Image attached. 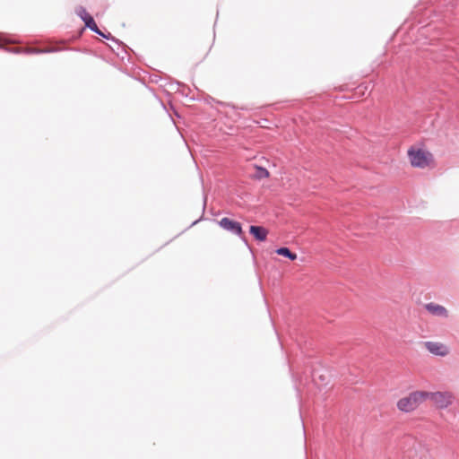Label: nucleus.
Listing matches in <instances>:
<instances>
[{
  "label": "nucleus",
  "mask_w": 459,
  "mask_h": 459,
  "mask_svg": "<svg viewBox=\"0 0 459 459\" xmlns=\"http://www.w3.org/2000/svg\"><path fill=\"white\" fill-rule=\"evenodd\" d=\"M52 51H56V50L55 49H47L44 52H52Z\"/></svg>",
  "instance_id": "obj_15"
},
{
  "label": "nucleus",
  "mask_w": 459,
  "mask_h": 459,
  "mask_svg": "<svg viewBox=\"0 0 459 459\" xmlns=\"http://www.w3.org/2000/svg\"><path fill=\"white\" fill-rule=\"evenodd\" d=\"M408 155L411 160V164L413 167L425 168L426 166L429 165V153L420 149L415 150L413 148H411L408 151Z\"/></svg>",
  "instance_id": "obj_3"
},
{
  "label": "nucleus",
  "mask_w": 459,
  "mask_h": 459,
  "mask_svg": "<svg viewBox=\"0 0 459 459\" xmlns=\"http://www.w3.org/2000/svg\"><path fill=\"white\" fill-rule=\"evenodd\" d=\"M177 83H178V85L179 87H182V88H183V89L181 90L182 94H184L185 96H187V95H188V93L185 91V90L186 89V87L184 84H182V83H180V82H178ZM187 90H189V89L187 88Z\"/></svg>",
  "instance_id": "obj_12"
},
{
  "label": "nucleus",
  "mask_w": 459,
  "mask_h": 459,
  "mask_svg": "<svg viewBox=\"0 0 459 459\" xmlns=\"http://www.w3.org/2000/svg\"><path fill=\"white\" fill-rule=\"evenodd\" d=\"M249 233L258 241H264L266 239L268 231L263 226L251 225Z\"/></svg>",
  "instance_id": "obj_8"
},
{
  "label": "nucleus",
  "mask_w": 459,
  "mask_h": 459,
  "mask_svg": "<svg viewBox=\"0 0 459 459\" xmlns=\"http://www.w3.org/2000/svg\"><path fill=\"white\" fill-rule=\"evenodd\" d=\"M425 400L429 399L438 409H446L453 403L454 395L449 391L427 392L424 391Z\"/></svg>",
  "instance_id": "obj_2"
},
{
  "label": "nucleus",
  "mask_w": 459,
  "mask_h": 459,
  "mask_svg": "<svg viewBox=\"0 0 459 459\" xmlns=\"http://www.w3.org/2000/svg\"><path fill=\"white\" fill-rule=\"evenodd\" d=\"M220 227H221L223 230L237 235L241 236L242 235V226L238 221L230 220V218L224 217L222 218L219 222Z\"/></svg>",
  "instance_id": "obj_4"
},
{
  "label": "nucleus",
  "mask_w": 459,
  "mask_h": 459,
  "mask_svg": "<svg viewBox=\"0 0 459 459\" xmlns=\"http://www.w3.org/2000/svg\"><path fill=\"white\" fill-rule=\"evenodd\" d=\"M425 346L427 350L434 355L444 357L448 353V349L446 345L436 342H426Z\"/></svg>",
  "instance_id": "obj_6"
},
{
  "label": "nucleus",
  "mask_w": 459,
  "mask_h": 459,
  "mask_svg": "<svg viewBox=\"0 0 459 459\" xmlns=\"http://www.w3.org/2000/svg\"><path fill=\"white\" fill-rule=\"evenodd\" d=\"M76 14L83 21L86 28L90 29L94 33L100 32V29L98 28L93 17L87 13L84 7H78L76 9Z\"/></svg>",
  "instance_id": "obj_5"
},
{
  "label": "nucleus",
  "mask_w": 459,
  "mask_h": 459,
  "mask_svg": "<svg viewBox=\"0 0 459 459\" xmlns=\"http://www.w3.org/2000/svg\"><path fill=\"white\" fill-rule=\"evenodd\" d=\"M424 401V391L411 392L408 396L401 398L397 402V408L402 411L411 412L414 411Z\"/></svg>",
  "instance_id": "obj_1"
},
{
  "label": "nucleus",
  "mask_w": 459,
  "mask_h": 459,
  "mask_svg": "<svg viewBox=\"0 0 459 459\" xmlns=\"http://www.w3.org/2000/svg\"><path fill=\"white\" fill-rule=\"evenodd\" d=\"M276 254L279 255H282L290 261H294L297 259V255L290 251L289 247H281L275 250Z\"/></svg>",
  "instance_id": "obj_9"
},
{
  "label": "nucleus",
  "mask_w": 459,
  "mask_h": 459,
  "mask_svg": "<svg viewBox=\"0 0 459 459\" xmlns=\"http://www.w3.org/2000/svg\"><path fill=\"white\" fill-rule=\"evenodd\" d=\"M205 204H206V196H204V207L205 206Z\"/></svg>",
  "instance_id": "obj_16"
},
{
  "label": "nucleus",
  "mask_w": 459,
  "mask_h": 459,
  "mask_svg": "<svg viewBox=\"0 0 459 459\" xmlns=\"http://www.w3.org/2000/svg\"><path fill=\"white\" fill-rule=\"evenodd\" d=\"M255 173L254 175L255 178L256 179H263L269 177V171L261 166H255Z\"/></svg>",
  "instance_id": "obj_11"
},
{
  "label": "nucleus",
  "mask_w": 459,
  "mask_h": 459,
  "mask_svg": "<svg viewBox=\"0 0 459 459\" xmlns=\"http://www.w3.org/2000/svg\"><path fill=\"white\" fill-rule=\"evenodd\" d=\"M30 54L39 53V51L38 49H36V48H31V47H30Z\"/></svg>",
  "instance_id": "obj_13"
},
{
  "label": "nucleus",
  "mask_w": 459,
  "mask_h": 459,
  "mask_svg": "<svg viewBox=\"0 0 459 459\" xmlns=\"http://www.w3.org/2000/svg\"><path fill=\"white\" fill-rule=\"evenodd\" d=\"M97 34L104 39H110L116 45L117 50H119L120 48H124L123 43L120 40L114 38L110 33L105 34L104 32H102L100 30V32Z\"/></svg>",
  "instance_id": "obj_10"
},
{
  "label": "nucleus",
  "mask_w": 459,
  "mask_h": 459,
  "mask_svg": "<svg viewBox=\"0 0 459 459\" xmlns=\"http://www.w3.org/2000/svg\"><path fill=\"white\" fill-rule=\"evenodd\" d=\"M425 308L428 312H429L433 316H440V317H447L448 313L446 308L444 306L439 304H436L433 302L428 303L425 305Z\"/></svg>",
  "instance_id": "obj_7"
},
{
  "label": "nucleus",
  "mask_w": 459,
  "mask_h": 459,
  "mask_svg": "<svg viewBox=\"0 0 459 459\" xmlns=\"http://www.w3.org/2000/svg\"><path fill=\"white\" fill-rule=\"evenodd\" d=\"M11 51H14V52H19V48L18 47H12L10 48Z\"/></svg>",
  "instance_id": "obj_14"
}]
</instances>
